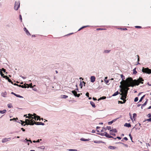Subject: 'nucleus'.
<instances>
[{
    "instance_id": "obj_55",
    "label": "nucleus",
    "mask_w": 151,
    "mask_h": 151,
    "mask_svg": "<svg viewBox=\"0 0 151 151\" xmlns=\"http://www.w3.org/2000/svg\"><path fill=\"white\" fill-rule=\"evenodd\" d=\"M121 30H126L127 29L126 28H120Z\"/></svg>"
},
{
    "instance_id": "obj_41",
    "label": "nucleus",
    "mask_w": 151,
    "mask_h": 151,
    "mask_svg": "<svg viewBox=\"0 0 151 151\" xmlns=\"http://www.w3.org/2000/svg\"><path fill=\"white\" fill-rule=\"evenodd\" d=\"M138 98L137 97H136L134 99V102H137L138 101Z\"/></svg>"
},
{
    "instance_id": "obj_50",
    "label": "nucleus",
    "mask_w": 151,
    "mask_h": 151,
    "mask_svg": "<svg viewBox=\"0 0 151 151\" xmlns=\"http://www.w3.org/2000/svg\"><path fill=\"white\" fill-rule=\"evenodd\" d=\"M89 27V26L87 25V26H83V27H82L81 28L83 29V28H85L86 27Z\"/></svg>"
},
{
    "instance_id": "obj_42",
    "label": "nucleus",
    "mask_w": 151,
    "mask_h": 151,
    "mask_svg": "<svg viewBox=\"0 0 151 151\" xmlns=\"http://www.w3.org/2000/svg\"><path fill=\"white\" fill-rule=\"evenodd\" d=\"M17 120H18V119L17 118H16V119H15V118H13L12 119H10V121H11L12 120H14L15 121H17Z\"/></svg>"
},
{
    "instance_id": "obj_7",
    "label": "nucleus",
    "mask_w": 151,
    "mask_h": 151,
    "mask_svg": "<svg viewBox=\"0 0 151 151\" xmlns=\"http://www.w3.org/2000/svg\"><path fill=\"white\" fill-rule=\"evenodd\" d=\"M27 115H24V116H26V118H28L29 119H31V120H32V119H34L35 120H36L37 119V118H36L35 117H34L32 116H27Z\"/></svg>"
},
{
    "instance_id": "obj_60",
    "label": "nucleus",
    "mask_w": 151,
    "mask_h": 151,
    "mask_svg": "<svg viewBox=\"0 0 151 151\" xmlns=\"http://www.w3.org/2000/svg\"><path fill=\"white\" fill-rule=\"evenodd\" d=\"M117 119H114V120H112V121L113 122H113H115V121L116 120H117Z\"/></svg>"
},
{
    "instance_id": "obj_1",
    "label": "nucleus",
    "mask_w": 151,
    "mask_h": 151,
    "mask_svg": "<svg viewBox=\"0 0 151 151\" xmlns=\"http://www.w3.org/2000/svg\"><path fill=\"white\" fill-rule=\"evenodd\" d=\"M126 82L125 83V86L124 87H129L132 86L133 87L135 85L138 86L140 83L142 84L143 83L142 81H143V79L142 78L139 77L137 80H133L132 78L131 77H129L127 78Z\"/></svg>"
},
{
    "instance_id": "obj_11",
    "label": "nucleus",
    "mask_w": 151,
    "mask_h": 151,
    "mask_svg": "<svg viewBox=\"0 0 151 151\" xmlns=\"http://www.w3.org/2000/svg\"><path fill=\"white\" fill-rule=\"evenodd\" d=\"M91 81L92 82H94L95 81V77L94 76H92L91 77Z\"/></svg>"
},
{
    "instance_id": "obj_57",
    "label": "nucleus",
    "mask_w": 151,
    "mask_h": 151,
    "mask_svg": "<svg viewBox=\"0 0 151 151\" xmlns=\"http://www.w3.org/2000/svg\"><path fill=\"white\" fill-rule=\"evenodd\" d=\"M8 81V82H9L11 83H12L13 84V83L12 82V81L9 78V79Z\"/></svg>"
},
{
    "instance_id": "obj_53",
    "label": "nucleus",
    "mask_w": 151,
    "mask_h": 151,
    "mask_svg": "<svg viewBox=\"0 0 151 151\" xmlns=\"http://www.w3.org/2000/svg\"><path fill=\"white\" fill-rule=\"evenodd\" d=\"M135 27L137 28H141L142 27L140 26H136Z\"/></svg>"
},
{
    "instance_id": "obj_9",
    "label": "nucleus",
    "mask_w": 151,
    "mask_h": 151,
    "mask_svg": "<svg viewBox=\"0 0 151 151\" xmlns=\"http://www.w3.org/2000/svg\"><path fill=\"white\" fill-rule=\"evenodd\" d=\"M11 139V138H4L2 139V142L3 143L5 142L8 141H9Z\"/></svg>"
},
{
    "instance_id": "obj_12",
    "label": "nucleus",
    "mask_w": 151,
    "mask_h": 151,
    "mask_svg": "<svg viewBox=\"0 0 151 151\" xmlns=\"http://www.w3.org/2000/svg\"><path fill=\"white\" fill-rule=\"evenodd\" d=\"M24 31H25L27 35H31L30 34L28 30L26 29V28L24 27Z\"/></svg>"
},
{
    "instance_id": "obj_19",
    "label": "nucleus",
    "mask_w": 151,
    "mask_h": 151,
    "mask_svg": "<svg viewBox=\"0 0 151 151\" xmlns=\"http://www.w3.org/2000/svg\"><path fill=\"white\" fill-rule=\"evenodd\" d=\"M110 132H114V133H116L117 132V131L116 129H112L110 130Z\"/></svg>"
},
{
    "instance_id": "obj_52",
    "label": "nucleus",
    "mask_w": 151,
    "mask_h": 151,
    "mask_svg": "<svg viewBox=\"0 0 151 151\" xmlns=\"http://www.w3.org/2000/svg\"><path fill=\"white\" fill-rule=\"evenodd\" d=\"M89 93L88 92H87L86 94V95L88 97H89Z\"/></svg>"
},
{
    "instance_id": "obj_37",
    "label": "nucleus",
    "mask_w": 151,
    "mask_h": 151,
    "mask_svg": "<svg viewBox=\"0 0 151 151\" xmlns=\"http://www.w3.org/2000/svg\"><path fill=\"white\" fill-rule=\"evenodd\" d=\"M68 150L70 151H77V150L76 149H70Z\"/></svg>"
},
{
    "instance_id": "obj_51",
    "label": "nucleus",
    "mask_w": 151,
    "mask_h": 151,
    "mask_svg": "<svg viewBox=\"0 0 151 151\" xmlns=\"http://www.w3.org/2000/svg\"><path fill=\"white\" fill-rule=\"evenodd\" d=\"M89 27V26L87 25V26H83V27H82L81 28L83 29V28H85L86 27Z\"/></svg>"
},
{
    "instance_id": "obj_25",
    "label": "nucleus",
    "mask_w": 151,
    "mask_h": 151,
    "mask_svg": "<svg viewBox=\"0 0 151 151\" xmlns=\"http://www.w3.org/2000/svg\"><path fill=\"white\" fill-rule=\"evenodd\" d=\"M119 93L118 91H117L116 92H115L112 95V96H115L117 95Z\"/></svg>"
},
{
    "instance_id": "obj_38",
    "label": "nucleus",
    "mask_w": 151,
    "mask_h": 151,
    "mask_svg": "<svg viewBox=\"0 0 151 151\" xmlns=\"http://www.w3.org/2000/svg\"><path fill=\"white\" fill-rule=\"evenodd\" d=\"M105 134V133H98L97 134L100 135L102 136H103Z\"/></svg>"
},
{
    "instance_id": "obj_35",
    "label": "nucleus",
    "mask_w": 151,
    "mask_h": 151,
    "mask_svg": "<svg viewBox=\"0 0 151 151\" xmlns=\"http://www.w3.org/2000/svg\"><path fill=\"white\" fill-rule=\"evenodd\" d=\"M20 122H22V123H21V124H21L22 125H23V126H25V125L26 124H24V125L23 124H24V123H25V122H24V121L23 122V121H22V120H20Z\"/></svg>"
},
{
    "instance_id": "obj_59",
    "label": "nucleus",
    "mask_w": 151,
    "mask_h": 151,
    "mask_svg": "<svg viewBox=\"0 0 151 151\" xmlns=\"http://www.w3.org/2000/svg\"><path fill=\"white\" fill-rule=\"evenodd\" d=\"M118 103H120L121 104H124V103H123V102H122V101H119Z\"/></svg>"
},
{
    "instance_id": "obj_61",
    "label": "nucleus",
    "mask_w": 151,
    "mask_h": 151,
    "mask_svg": "<svg viewBox=\"0 0 151 151\" xmlns=\"http://www.w3.org/2000/svg\"><path fill=\"white\" fill-rule=\"evenodd\" d=\"M123 139L126 141L127 140H128V139L127 138V137H124V138H123Z\"/></svg>"
},
{
    "instance_id": "obj_23",
    "label": "nucleus",
    "mask_w": 151,
    "mask_h": 151,
    "mask_svg": "<svg viewBox=\"0 0 151 151\" xmlns=\"http://www.w3.org/2000/svg\"><path fill=\"white\" fill-rule=\"evenodd\" d=\"M6 112V110L5 109L3 110L2 111L0 110V113L1 114L5 113Z\"/></svg>"
},
{
    "instance_id": "obj_30",
    "label": "nucleus",
    "mask_w": 151,
    "mask_h": 151,
    "mask_svg": "<svg viewBox=\"0 0 151 151\" xmlns=\"http://www.w3.org/2000/svg\"><path fill=\"white\" fill-rule=\"evenodd\" d=\"M136 68H134L133 70V74H135L137 73V72L136 71Z\"/></svg>"
},
{
    "instance_id": "obj_10",
    "label": "nucleus",
    "mask_w": 151,
    "mask_h": 151,
    "mask_svg": "<svg viewBox=\"0 0 151 151\" xmlns=\"http://www.w3.org/2000/svg\"><path fill=\"white\" fill-rule=\"evenodd\" d=\"M34 124H35L36 125H45L44 123H42V122H35L34 121Z\"/></svg>"
},
{
    "instance_id": "obj_26",
    "label": "nucleus",
    "mask_w": 151,
    "mask_h": 151,
    "mask_svg": "<svg viewBox=\"0 0 151 151\" xmlns=\"http://www.w3.org/2000/svg\"><path fill=\"white\" fill-rule=\"evenodd\" d=\"M93 142L95 143H98V144L102 142V141H93Z\"/></svg>"
},
{
    "instance_id": "obj_49",
    "label": "nucleus",
    "mask_w": 151,
    "mask_h": 151,
    "mask_svg": "<svg viewBox=\"0 0 151 151\" xmlns=\"http://www.w3.org/2000/svg\"><path fill=\"white\" fill-rule=\"evenodd\" d=\"M39 148L41 149H44L45 148V147L44 146H41L40 147H39Z\"/></svg>"
},
{
    "instance_id": "obj_44",
    "label": "nucleus",
    "mask_w": 151,
    "mask_h": 151,
    "mask_svg": "<svg viewBox=\"0 0 151 151\" xmlns=\"http://www.w3.org/2000/svg\"><path fill=\"white\" fill-rule=\"evenodd\" d=\"M110 134L111 135H113V136H115V134L113 133V132H110Z\"/></svg>"
},
{
    "instance_id": "obj_48",
    "label": "nucleus",
    "mask_w": 151,
    "mask_h": 151,
    "mask_svg": "<svg viewBox=\"0 0 151 151\" xmlns=\"http://www.w3.org/2000/svg\"><path fill=\"white\" fill-rule=\"evenodd\" d=\"M146 121H149V122H151V117L149 119H147Z\"/></svg>"
},
{
    "instance_id": "obj_43",
    "label": "nucleus",
    "mask_w": 151,
    "mask_h": 151,
    "mask_svg": "<svg viewBox=\"0 0 151 151\" xmlns=\"http://www.w3.org/2000/svg\"><path fill=\"white\" fill-rule=\"evenodd\" d=\"M1 70V71H3L4 72H6V69H4V68H2V69H0V70Z\"/></svg>"
},
{
    "instance_id": "obj_18",
    "label": "nucleus",
    "mask_w": 151,
    "mask_h": 151,
    "mask_svg": "<svg viewBox=\"0 0 151 151\" xmlns=\"http://www.w3.org/2000/svg\"><path fill=\"white\" fill-rule=\"evenodd\" d=\"M90 139H85L83 138H82L80 140L82 141H89Z\"/></svg>"
},
{
    "instance_id": "obj_13",
    "label": "nucleus",
    "mask_w": 151,
    "mask_h": 151,
    "mask_svg": "<svg viewBox=\"0 0 151 151\" xmlns=\"http://www.w3.org/2000/svg\"><path fill=\"white\" fill-rule=\"evenodd\" d=\"M104 133H105L104 136H105L109 138H113V137L110 135L109 134L107 133L106 132H105Z\"/></svg>"
},
{
    "instance_id": "obj_4",
    "label": "nucleus",
    "mask_w": 151,
    "mask_h": 151,
    "mask_svg": "<svg viewBox=\"0 0 151 151\" xmlns=\"http://www.w3.org/2000/svg\"><path fill=\"white\" fill-rule=\"evenodd\" d=\"M25 123H26V124L27 125H33L34 124V120H29V119H26Z\"/></svg>"
},
{
    "instance_id": "obj_54",
    "label": "nucleus",
    "mask_w": 151,
    "mask_h": 151,
    "mask_svg": "<svg viewBox=\"0 0 151 151\" xmlns=\"http://www.w3.org/2000/svg\"><path fill=\"white\" fill-rule=\"evenodd\" d=\"M112 123H113V122L112 121H111L109 122L108 123L109 124L111 125V124H112Z\"/></svg>"
},
{
    "instance_id": "obj_62",
    "label": "nucleus",
    "mask_w": 151,
    "mask_h": 151,
    "mask_svg": "<svg viewBox=\"0 0 151 151\" xmlns=\"http://www.w3.org/2000/svg\"><path fill=\"white\" fill-rule=\"evenodd\" d=\"M122 100H123L124 99V98L123 97V95H122V96L120 98Z\"/></svg>"
},
{
    "instance_id": "obj_29",
    "label": "nucleus",
    "mask_w": 151,
    "mask_h": 151,
    "mask_svg": "<svg viewBox=\"0 0 151 151\" xmlns=\"http://www.w3.org/2000/svg\"><path fill=\"white\" fill-rule=\"evenodd\" d=\"M147 104V103L146 102H145L143 104H142V106H141V108L142 109H143V107L145 106Z\"/></svg>"
},
{
    "instance_id": "obj_34",
    "label": "nucleus",
    "mask_w": 151,
    "mask_h": 151,
    "mask_svg": "<svg viewBox=\"0 0 151 151\" xmlns=\"http://www.w3.org/2000/svg\"><path fill=\"white\" fill-rule=\"evenodd\" d=\"M15 96L18 97L22 98H23V97L22 96H20L19 95H18V94H16V95H15Z\"/></svg>"
},
{
    "instance_id": "obj_31",
    "label": "nucleus",
    "mask_w": 151,
    "mask_h": 151,
    "mask_svg": "<svg viewBox=\"0 0 151 151\" xmlns=\"http://www.w3.org/2000/svg\"><path fill=\"white\" fill-rule=\"evenodd\" d=\"M0 74L1 76L4 78V76H5L4 74H3L2 72L1 71V70L0 71Z\"/></svg>"
},
{
    "instance_id": "obj_47",
    "label": "nucleus",
    "mask_w": 151,
    "mask_h": 151,
    "mask_svg": "<svg viewBox=\"0 0 151 151\" xmlns=\"http://www.w3.org/2000/svg\"><path fill=\"white\" fill-rule=\"evenodd\" d=\"M106 99V96H103L102 97H101V99Z\"/></svg>"
},
{
    "instance_id": "obj_14",
    "label": "nucleus",
    "mask_w": 151,
    "mask_h": 151,
    "mask_svg": "<svg viewBox=\"0 0 151 151\" xmlns=\"http://www.w3.org/2000/svg\"><path fill=\"white\" fill-rule=\"evenodd\" d=\"M14 85H16L19 86V87H21L22 88H27V86H25L24 85H18V84H16V83H15L14 84Z\"/></svg>"
},
{
    "instance_id": "obj_36",
    "label": "nucleus",
    "mask_w": 151,
    "mask_h": 151,
    "mask_svg": "<svg viewBox=\"0 0 151 151\" xmlns=\"http://www.w3.org/2000/svg\"><path fill=\"white\" fill-rule=\"evenodd\" d=\"M4 78H5L6 79L8 80L9 79V78L6 76H4Z\"/></svg>"
},
{
    "instance_id": "obj_58",
    "label": "nucleus",
    "mask_w": 151,
    "mask_h": 151,
    "mask_svg": "<svg viewBox=\"0 0 151 151\" xmlns=\"http://www.w3.org/2000/svg\"><path fill=\"white\" fill-rule=\"evenodd\" d=\"M19 18H20V20L22 21V16L21 15H19Z\"/></svg>"
},
{
    "instance_id": "obj_28",
    "label": "nucleus",
    "mask_w": 151,
    "mask_h": 151,
    "mask_svg": "<svg viewBox=\"0 0 151 151\" xmlns=\"http://www.w3.org/2000/svg\"><path fill=\"white\" fill-rule=\"evenodd\" d=\"M145 96V95H144L142 97H141V98H140V99L139 100V102H141L142 101V100L144 98Z\"/></svg>"
},
{
    "instance_id": "obj_22",
    "label": "nucleus",
    "mask_w": 151,
    "mask_h": 151,
    "mask_svg": "<svg viewBox=\"0 0 151 151\" xmlns=\"http://www.w3.org/2000/svg\"><path fill=\"white\" fill-rule=\"evenodd\" d=\"M119 94H120V95H123V96L124 99H125L127 98V95H125V94H123V93H119Z\"/></svg>"
},
{
    "instance_id": "obj_24",
    "label": "nucleus",
    "mask_w": 151,
    "mask_h": 151,
    "mask_svg": "<svg viewBox=\"0 0 151 151\" xmlns=\"http://www.w3.org/2000/svg\"><path fill=\"white\" fill-rule=\"evenodd\" d=\"M61 97L62 98L66 99L68 97V96L66 95H61Z\"/></svg>"
},
{
    "instance_id": "obj_46",
    "label": "nucleus",
    "mask_w": 151,
    "mask_h": 151,
    "mask_svg": "<svg viewBox=\"0 0 151 151\" xmlns=\"http://www.w3.org/2000/svg\"><path fill=\"white\" fill-rule=\"evenodd\" d=\"M26 140V142H27L28 141H29V140H28L27 139V138H26L25 140H23V139H22V140H21V141H23V142H25V141Z\"/></svg>"
},
{
    "instance_id": "obj_33",
    "label": "nucleus",
    "mask_w": 151,
    "mask_h": 151,
    "mask_svg": "<svg viewBox=\"0 0 151 151\" xmlns=\"http://www.w3.org/2000/svg\"><path fill=\"white\" fill-rule=\"evenodd\" d=\"M121 76V77L122 78V80L124 81V79H125V77L123 75L121 74L120 75Z\"/></svg>"
},
{
    "instance_id": "obj_5",
    "label": "nucleus",
    "mask_w": 151,
    "mask_h": 151,
    "mask_svg": "<svg viewBox=\"0 0 151 151\" xmlns=\"http://www.w3.org/2000/svg\"><path fill=\"white\" fill-rule=\"evenodd\" d=\"M20 3L19 1H15L14 6V9L16 10H17L19 7Z\"/></svg>"
},
{
    "instance_id": "obj_15",
    "label": "nucleus",
    "mask_w": 151,
    "mask_h": 151,
    "mask_svg": "<svg viewBox=\"0 0 151 151\" xmlns=\"http://www.w3.org/2000/svg\"><path fill=\"white\" fill-rule=\"evenodd\" d=\"M124 126H125V127H130L131 126V125L130 123H125L124 124Z\"/></svg>"
},
{
    "instance_id": "obj_27",
    "label": "nucleus",
    "mask_w": 151,
    "mask_h": 151,
    "mask_svg": "<svg viewBox=\"0 0 151 151\" xmlns=\"http://www.w3.org/2000/svg\"><path fill=\"white\" fill-rule=\"evenodd\" d=\"M118 143L121 144H122V145H124V146L126 147H128V145H127L124 144L123 143L121 142H118Z\"/></svg>"
},
{
    "instance_id": "obj_6",
    "label": "nucleus",
    "mask_w": 151,
    "mask_h": 151,
    "mask_svg": "<svg viewBox=\"0 0 151 151\" xmlns=\"http://www.w3.org/2000/svg\"><path fill=\"white\" fill-rule=\"evenodd\" d=\"M28 115L29 116H32L37 118L36 120H39L40 121V117L39 116L37 115L35 113H34L33 114H28Z\"/></svg>"
},
{
    "instance_id": "obj_21",
    "label": "nucleus",
    "mask_w": 151,
    "mask_h": 151,
    "mask_svg": "<svg viewBox=\"0 0 151 151\" xmlns=\"http://www.w3.org/2000/svg\"><path fill=\"white\" fill-rule=\"evenodd\" d=\"M1 95L2 96L5 97H6V96L7 95V93L6 92L2 93H1Z\"/></svg>"
},
{
    "instance_id": "obj_8",
    "label": "nucleus",
    "mask_w": 151,
    "mask_h": 151,
    "mask_svg": "<svg viewBox=\"0 0 151 151\" xmlns=\"http://www.w3.org/2000/svg\"><path fill=\"white\" fill-rule=\"evenodd\" d=\"M72 93L73 94V95L75 96H77V97H79L80 96V94H78L76 91L74 90L71 91Z\"/></svg>"
},
{
    "instance_id": "obj_3",
    "label": "nucleus",
    "mask_w": 151,
    "mask_h": 151,
    "mask_svg": "<svg viewBox=\"0 0 151 151\" xmlns=\"http://www.w3.org/2000/svg\"><path fill=\"white\" fill-rule=\"evenodd\" d=\"M142 71L144 73H146L148 74L151 73V70L148 68H144L143 67Z\"/></svg>"
},
{
    "instance_id": "obj_45",
    "label": "nucleus",
    "mask_w": 151,
    "mask_h": 151,
    "mask_svg": "<svg viewBox=\"0 0 151 151\" xmlns=\"http://www.w3.org/2000/svg\"><path fill=\"white\" fill-rule=\"evenodd\" d=\"M106 128L107 129L109 130H110L111 129V128L110 126H107L106 127Z\"/></svg>"
},
{
    "instance_id": "obj_39",
    "label": "nucleus",
    "mask_w": 151,
    "mask_h": 151,
    "mask_svg": "<svg viewBox=\"0 0 151 151\" xmlns=\"http://www.w3.org/2000/svg\"><path fill=\"white\" fill-rule=\"evenodd\" d=\"M135 128L136 129H140V127H138L135 126V127H134L133 128Z\"/></svg>"
},
{
    "instance_id": "obj_40",
    "label": "nucleus",
    "mask_w": 151,
    "mask_h": 151,
    "mask_svg": "<svg viewBox=\"0 0 151 151\" xmlns=\"http://www.w3.org/2000/svg\"><path fill=\"white\" fill-rule=\"evenodd\" d=\"M137 116V114L135 113H134L133 114V118H134L136 116Z\"/></svg>"
},
{
    "instance_id": "obj_32",
    "label": "nucleus",
    "mask_w": 151,
    "mask_h": 151,
    "mask_svg": "<svg viewBox=\"0 0 151 151\" xmlns=\"http://www.w3.org/2000/svg\"><path fill=\"white\" fill-rule=\"evenodd\" d=\"M7 106L9 108H11L12 107V104H8Z\"/></svg>"
},
{
    "instance_id": "obj_2",
    "label": "nucleus",
    "mask_w": 151,
    "mask_h": 151,
    "mask_svg": "<svg viewBox=\"0 0 151 151\" xmlns=\"http://www.w3.org/2000/svg\"><path fill=\"white\" fill-rule=\"evenodd\" d=\"M129 89L127 87H124L122 89H120V91L123 93V94H125L127 95L128 93V90Z\"/></svg>"
},
{
    "instance_id": "obj_63",
    "label": "nucleus",
    "mask_w": 151,
    "mask_h": 151,
    "mask_svg": "<svg viewBox=\"0 0 151 151\" xmlns=\"http://www.w3.org/2000/svg\"><path fill=\"white\" fill-rule=\"evenodd\" d=\"M20 76L22 77V78L23 79L26 78V77L22 76Z\"/></svg>"
},
{
    "instance_id": "obj_64",
    "label": "nucleus",
    "mask_w": 151,
    "mask_h": 151,
    "mask_svg": "<svg viewBox=\"0 0 151 151\" xmlns=\"http://www.w3.org/2000/svg\"><path fill=\"white\" fill-rule=\"evenodd\" d=\"M116 138L119 139H121V138L119 137H117Z\"/></svg>"
},
{
    "instance_id": "obj_20",
    "label": "nucleus",
    "mask_w": 151,
    "mask_h": 151,
    "mask_svg": "<svg viewBox=\"0 0 151 151\" xmlns=\"http://www.w3.org/2000/svg\"><path fill=\"white\" fill-rule=\"evenodd\" d=\"M90 104L93 107L95 108L96 107V106L94 103L93 101H90Z\"/></svg>"
},
{
    "instance_id": "obj_17",
    "label": "nucleus",
    "mask_w": 151,
    "mask_h": 151,
    "mask_svg": "<svg viewBox=\"0 0 151 151\" xmlns=\"http://www.w3.org/2000/svg\"><path fill=\"white\" fill-rule=\"evenodd\" d=\"M108 148L111 150H114L116 148V147L113 146H109Z\"/></svg>"
},
{
    "instance_id": "obj_16",
    "label": "nucleus",
    "mask_w": 151,
    "mask_h": 151,
    "mask_svg": "<svg viewBox=\"0 0 151 151\" xmlns=\"http://www.w3.org/2000/svg\"><path fill=\"white\" fill-rule=\"evenodd\" d=\"M110 50H105L103 52V53H108L110 52Z\"/></svg>"
},
{
    "instance_id": "obj_56",
    "label": "nucleus",
    "mask_w": 151,
    "mask_h": 151,
    "mask_svg": "<svg viewBox=\"0 0 151 151\" xmlns=\"http://www.w3.org/2000/svg\"><path fill=\"white\" fill-rule=\"evenodd\" d=\"M147 116H148V117H150V118L151 117V114H148Z\"/></svg>"
}]
</instances>
